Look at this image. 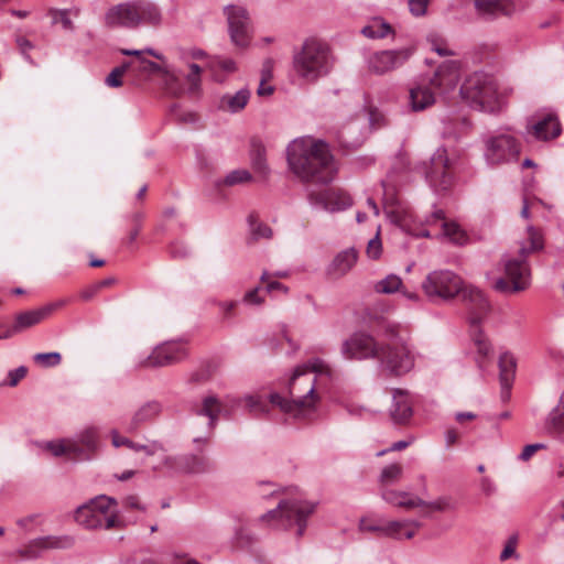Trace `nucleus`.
<instances>
[{"instance_id":"obj_1","label":"nucleus","mask_w":564,"mask_h":564,"mask_svg":"<svg viewBox=\"0 0 564 564\" xmlns=\"http://www.w3.org/2000/svg\"><path fill=\"white\" fill-rule=\"evenodd\" d=\"M290 172L302 183L327 184L337 174V165L329 147L312 137H300L286 147Z\"/></svg>"},{"instance_id":"obj_2","label":"nucleus","mask_w":564,"mask_h":564,"mask_svg":"<svg viewBox=\"0 0 564 564\" xmlns=\"http://www.w3.org/2000/svg\"><path fill=\"white\" fill-rule=\"evenodd\" d=\"M314 373L329 375L330 369L319 358L296 367L288 386L290 399L279 393H271L269 395L270 403L295 419L311 417L315 413L319 401V397L315 391L316 376Z\"/></svg>"},{"instance_id":"obj_3","label":"nucleus","mask_w":564,"mask_h":564,"mask_svg":"<svg viewBox=\"0 0 564 564\" xmlns=\"http://www.w3.org/2000/svg\"><path fill=\"white\" fill-rule=\"evenodd\" d=\"M460 78L459 64L447 61L432 76H423L406 87L404 105L410 112H423L436 104L437 95L453 91Z\"/></svg>"},{"instance_id":"obj_4","label":"nucleus","mask_w":564,"mask_h":564,"mask_svg":"<svg viewBox=\"0 0 564 564\" xmlns=\"http://www.w3.org/2000/svg\"><path fill=\"white\" fill-rule=\"evenodd\" d=\"M541 232L528 226L525 237L519 241L517 254H505L502 267L505 275L496 280L494 288L500 292L524 291L531 284V269L528 258L543 249Z\"/></svg>"},{"instance_id":"obj_5","label":"nucleus","mask_w":564,"mask_h":564,"mask_svg":"<svg viewBox=\"0 0 564 564\" xmlns=\"http://www.w3.org/2000/svg\"><path fill=\"white\" fill-rule=\"evenodd\" d=\"M335 56L330 45L317 37L306 39L293 51L292 70L303 85H315L334 69Z\"/></svg>"},{"instance_id":"obj_6","label":"nucleus","mask_w":564,"mask_h":564,"mask_svg":"<svg viewBox=\"0 0 564 564\" xmlns=\"http://www.w3.org/2000/svg\"><path fill=\"white\" fill-rule=\"evenodd\" d=\"M416 356L409 330L400 325H387L378 357L380 369L390 376L402 377L414 368Z\"/></svg>"},{"instance_id":"obj_7","label":"nucleus","mask_w":564,"mask_h":564,"mask_svg":"<svg viewBox=\"0 0 564 564\" xmlns=\"http://www.w3.org/2000/svg\"><path fill=\"white\" fill-rule=\"evenodd\" d=\"M104 23L111 29L159 28L163 23V15L160 8L149 0H131L110 7L105 13Z\"/></svg>"},{"instance_id":"obj_8","label":"nucleus","mask_w":564,"mask_h":564,"mask_svg":"<svg viewBox=\"0 0 564 564\" xmlns=\"http://www.w3.org/2000/svg\"><path fill=\"white\" fill-rule=\"evenodd\" d=\"M75 522L87 530L121 529L133 520L118 511V501L106 495L97 496L79 506L74 513Z\"/></svg>"},{"instance_id":"obj_9","label":"nucleus","mask_w":564,"mask_h":564,"mask_svg":"<svg viewBox=\"0 0 564 564\" xmlns=\"http://www.w3.org/2000/svg\"><path fill=\"white\" fill-rule=\"evenodd\" d=\"M459 93L470 108L481 112L496 113L506 105L505 96L499 91L495 78L482 72L469 75L462 84Z\"/></svg>"},{"instance_id":"obj_10","label":"nucleus","mask_w":564,"mask_h":564,"mask_svg":"<svg viewBox=\"0 0 564 564\" xmlns=\"http://www.w3.org/2000/svg\"><path fill=\"white\" fill-rule=\"evenodd\" d=\"M316 503L299 499L281 500L278 507L261 517L276 528L290 529L296 525V535L302 536L307 525V518L315 511Z\"/></svg>"},{"instance_id":"obj_11","label":"nucleus","mask_w":564,"mask_h":564,"mask_svg":"<svg viewBox=\"0 0 564 564\" xmlns=\"http://www.w3.org/2000/svg\"><path fill=\"white\" fill-rule=\"evenodd\" d=\"M188 356L184 339L166 340L155 345L150 351L137 352L133 357L135 369L164 368L181 362Z\"/></svg>"},{"instance_id":"obj_12","label":"nucleus","mask_w":564,"mask_h":564,"mask_svg":"<svg viewBox=\"0 0 564 564\" xmlns=\"http://www.w3.org/2000/svg\"><path fill=\"white\" fill-rule=\"evenodd\" d=\"M466 304L469 311L471 327V341L477 349V362L480 365L491 352V345L486 335L479 328V323L489 312V302L479 289H470L465 292Z\"/></svg>"},{"instance_id":"obj_13","label":"nucleus","mask_w":564,"mask_h":564,"mask_svg":"<svg viewBox=\"0 0 564 564\" xmlns=\"http://www.w3.org/2000/svg\"><path fill=\"white\" fill-rule=\"evenodd\" d=\"M484 159L490 166H497L518 161L521 143L508 131H496L482 139Z\"/></svg>"},{"instance_id":"obj_14","label":"nucleus","mask_w":564,"mask_h":564,"mask_svg":"<svg viewBox=\"0 0 564 564\" xmlns=\"http://www.w3.org/2000/svg\"><path fill=\"white\" fill-rule=\"evenodd\" d=\"M470 289L476 288L464 286L460 276L449 270L432 271L422 282V290L431 301H449L462 292L463 299L466 302L465 292Z\"/></svg>"},{"instance_id":"obj_15","label":"nucleus","mask_w":564,"mask_h":564,"mask_svg":"<svg viewBox=\"0 0 564 564\" xmlns=\"http://www.w3.org/2000/svg\"><path fill=\"white\" fill-rule=\"evenodd\" d=\"M457 158L449 155L444 147H440L432 154L430 162L425 164L424 176L429 185L436 193L446 192L455 182L453 169Z\"/></svg>"},{"instance_id":"obj_16","label":"nucleus","mask_w":564,"mask_h":564,"mask_svg":"<svg viewBox=\"0 0 564 564\" xmlns=\"http://www.w3.org/2000/svg\"><path fill=\"white\" fill-rule=\"evenodd\" d=\"M383 209L390 223L398 226L403 231L415 237L427 238L431 236L427 229L417 228V225H422L423 223L421 219H417L412 209L399 198L389 197L387 191L384 192Z\"/></svg>"},{"instance_id":"obj_17","label":"nucleus","mask_w":564,"mask_h":564,"mask_svg":"<svg viewBox=\"0 0 564 564\" xmlns=\"http://www.w3.org/2000/svg\"><path fill=\"white\" fill-rule=\"evenodd\" d=\"M413 47L383 50L368 54L365 64L371 74L384 75L403 66L413 55Z\"/></svg>"},{"instance_id":"obj_18","label":"nucleus","mask_w":564,"mask_h":564,"mask_svg":"<svg viewBox=\"0 0 564 564\" xmlns=\"http://www.w3.org/2000/svg\"><path fill=\"white\" fill-rule=\"evenodd\" d=\"M224 14L227 18L232 44L241 48L247 47L251 40L248 10L242 6L228 4L224 8Z\"/></svg>"},{"instance_id":"obj_19","label":"nucleus","mask_w":564,"mask_h":564,"mask_svg":"<svg viewBox=\"0 0 564 564\" xmlns=\"http://www.w3.org/2000/svg\"><path fill=\"white\" fill-rule=\"evenodd\" d=\"M242 403V398L226 395L219 399L215 394H208L203 398L202 406L197 410L198 415L208 417V426L214 429L220 416L230 417Z\"/></svg>"},{"instance_id":"obj_20","label":"nucleus","mask_w":564,"mask_h":564,"mask_svg":"<svg viewBox=\"0 0 564 564\" xmlns=\"http://www.w3.org/2000/svg\"><path fill=\"white\" fill-rule=\"evenodd\" d=\"M340 351L344 358L349 360H365L369 358L378 360L380 344L371 335L359 332L344 340Z\"/></svg>"},{"instance_id":"obj_21","label":"nucleus","mask_w":564,"mask_h":564,"mask_svg":"<svg viewBox=\"0 0 564 564\" xmlns=\"http://www.w3.org/2000/svg\"><path fill=\"white\" fill-rule=\"evenodd\" d=\"M75 544L70 535H46L32 539L17 553L24 560H35L50 550H66Z\"/></svg>"},{"instance_id":"obj_22","label":"nucleus","mask_w":564,"mask_h":564,"mask_svg":"<svg viewBox=\"0 0 564 564\" xmlns=\"http://www.w3.org/2000/svg\"><path fill=\"white\" fill-rule=\"evenodd\" d=\"M163 466L171 473L182 474H206L214 469V464L205 455L185 454L177 456H167L163 460Z\"/></svg>"},{"instance_id":"obj_23","label":"nucleus","mask_w":564,"mask_h":564,"mask_svg":"<svg viewBox=\"0 0 564 564\" xmlns=\"http://www.w3.org/2000/svg\"><path fill=\"white\" fill-rule=\"evenodd\" d=\"M307 200L313 208L328 213L343 212L352 205V199L346 192L335 188L311 191L307 194Z\"/></svg>"},{"instance_id":"obj_24","label":"nucleus","mask_w":564,"mask_h":564,"mask_svg":"<svg viewBox=\"0 0 564 564\" xmlns=\"http://www.w3.org/2000/svg\"><path fill=\"white\" fill-rule=\"evenodd\" d=\"M138 67L141 72L153 75L158 74L162 77L163 84L166 90L174 96L183 94V86L181 83V75L176 68L170 65L167 62L155 63L149 61L142 56L138 62Z\"/></svg>"},{"instance_id":"obj_25","label":"nucleus","mask_w":564,"mask_h":564,"mask_svg":"<svg viewBox=\"0 0 564 564\" xmlns=\"http://www.w3.org/2000/svg\"><path fill=\"white\" fill-rule=\"evenodd\" d=\"M562 132L558 118L553 111L536 113L527 127V135L538 141H549Z\"/></svg>"},{"instance_id":"obj_26","label":"nucleus","mask_w":564,"mask_h":564,"mask_svg":"<svg viewBox=\"0 0 564 564\" xmlns=\"http://www.w3.org/2000/svg\"><path fill=\"white\" fill-rule=\"evenodd\" d=\"M528 4V0H475L478 13L491 18L511 17L524 10Z\"/></svg>"},{"instance_id":"obj_27","label":"nucleus","mask_w":564,"mask_h":564,"mask_svg":"<svg viewBox=\"0 0 564 564\" xmlns=\"http://www.w3.org/2000/svg\"><path fill=\"white\" fill-rule=\"evenodd\" d=\"M367 137L368 128L362 118L350 119L337 132L338 142L347 149L358 148Z\"/></svg>"},{"instance_id":"obj_28","label":"nucleus","mask_w":564,"mask_h":564,"mask_svg":"<svg viewBox=\"0 0 564 564\" xmlns=\"http://www.w3.org/2000/svg\"><path fill=\"white\" fill-rule=\"evenodd\" d=\"M359 252L356 248L349 247L335 254L326 268L329 279L338 280L347 275L356 265Z\"/></svg>"},{"instance_id":"obj_29","label":"nucleus","mask_w":564,"mask_h":564,"mask_svg":"<svg viewBox=\"0 0 564 564\" xmlns=\"http://www.w3.org/2000/svg\"><path fill=\"white\" fill-rule=\"evenodd\" d=\"M69 441L76 447V451H73L74 457L89 458L90 454L98 449L99 431L96 426H86L69 437Z\"/></svg>"},{"instance_id":"obj_30","label":"nucleus","mask_w":564,"mask_h":564,"mask_svg":"<svg viewBox=\"0 0 564 564\" xmlns=\"http://www.w3.org/2000/svg\"><path fill=\"white\" fill-rule=\"evenodd\" d=\"M441 224L443 236L446 237L451 242L456 245H465L468 240L466 232L460 226L454 221H446L445 215L442 209L434 210L431 216L425 219L426 225Z\"/></svg>"},{"instance_id":"obj_31","label":"nucleus","mask_w":564,"mask_h":564,"mask_svg":"<svg viewBox=\"0 0 564 564\" xmlns=\"http://www.w3.org/2000/svg\"><path fill=\"white\" fill-rule=\"evenodd\" d=\"M421 527L422 523L414 519L384 520L383 536L394 540H411Z\"/></svg>"},{"instance_id":"obj_32","label":"nucleus","mask_w":564,"mask_h":564,"mask_svg":"<svg viewBox=\"0 0 564 564\" xmlns=\"http://www.w3.org/2000/svg\"><path fill=\"white\" fill-rule=\"evenodd\" d=\"M413 414L412 404L408 393L395 390L393 393L390 415L394 423L405 424Z\"/></svg>"},{"instance_id":"obj_33","label":"nucleus","mask_w":564,"mask_h":564,"mask_svg":"<svg viewBox=\"0 0 564 564\" xmlns=\"http://www.w3.org/2000/svg\"><path fill=\"white\" fill-rule=\"evenodd\" d=\"M249 99L250 90L241 88L234 94L227 93L223 95L218 101V108L226 112L237 113L247 106Z\"/></svg>"},{"instance_id":"obj_34","label":"nucleus","mask_w":564,"mask_h":564,"mask_svg":"<svg viewBox=\"0 0 564 564\" xmlns=\"http://www.w3.org/2000/svg\"><path fill=\"white\" fill-rule=\"evenodd\" d=\"M111 443L115 447L127 446L134 452H144L147 455H154L164 451V446L159 441H152L148 444L134 443L126 436L120 435L117 431H111Z\"/></svg>"},{"instance_id":"obj_35","label":"nucleus","mask_w":564,"mask_h":564,"mask_svg":"<svg viewBox=\"0 0 564 564\" xmlns=\"http://www.w3.org/2000/svg\"><path fill=\"white\" fill-rule=\"evenodd\" d=\"M381 496L386 502L405 509H413L426 505V501L406 491L387 489L382 491Z\"/></svg>"},{"instance_id":"obj_36","label":"nucleus","mask_w":564,"mask_h":564,"mask_svg":"<svg viewBox=\"0 0 564 564\" xmlns=\"http://www.w3.org/2000/svg\"><path fill=\"white\" fill-rule=\"evenodd\" d=\"M162 403L156 400L147 401L141 404L132 414L131 427L137 429L142 424L156 419L162 412Z\"/></svg>"},{"instance_id":"obj_37","label":"nucleus","mask_w":564,"mask_h":564,"mask_svg":"<svg viewBox=\"0 0 564 564\" xmlns=\"http://www.w3.org/2000/svg\"><path fill=\"white\" fill-rule=\"evenodd\" d=\"M50 316V308H36L32 311L22 312L17 315L13 323V332L20 333L21 330L39 324L41 321Z\"/></svg>"},{"instance_id":"obj_38","label":"nucleus","mask_w":564,"mask_h":564,"mask_svg":"<svg viewBox=\"0 0 564 564\" xmlns=\"http://www.w3.org/2000/svg\"><path fill=\"white\" fill-rule=\"evenodd\" d=\"M37 446L41 451L48 452L54 457H61L64 455L73 456V451H76V447L74 446V443L69 441V437L40 442L37 443Z\"/></svg>"},{"instance_id":"obj_39","label":"nucleus","mask_w":564,"mask_h":564,"mask_svg":"<svg viewBox=\"0 0 564 564\" xmlns=\"http://www.w3.org/2000/svg\"><path fill=\"white\" fill-rule=\"evenodd\" d=\"M516 358L506 351L499 357L500 381L505 389H509L516 373Z\"/></svg>"},{"instance_id":"obj_40","label":"nucleus","mask_w":564,"mask_h":564,"mask_svg":"<svg viewBox=\"0 0 564 564\" xmlns=\"http://www.w3.org/2000/svg\"><path fill=\"white\" fill-rule=\"evenodd\" d=\"M364 108L368 115V132L370 129L377 130L388 124L386 115L373 105L372 99L368 95L365 96Z\"/></svg>"},{"instance_id":"obj_41","label":"nucleus","mask_w":564,"mask_h":564,"mask_svg":"<svg viewBox=\"0 0 564 564\" xmlns=\"http://www.w3.org/2000/svg\"><path fill=\"white\" fill-rule=\"evenodd\" d=\"M391 32V25L381 18L372 19L361 29V33L368 39H383Z\"/></svg>"},{"instance_id":"obj_42","label":"nucleus","mask_w":564,"mask_h":564,"mask_svg":"<svg viewBox=\"0 0 564 564\" xmlns=\"http://www.w3.org/2000/svg\"><path fill=\"white\" fill-rule=\"evenodd\" d=\"M546 427L551 432L562 434L564 432V392L557 405L550 412L546 419Z\"/></svg>"},{"instance_id":"obj_43","label":"nucleus","mask_w":564,"mask_h":564,"mask_svg":"<svg viewBox=\"0 0 564 564\" xmlns=\"http://www.w3.org/2000/svg\"><path fill=\"white\" fill-rule=\"evenodd\" d=\"M454 121H456V119L451 118V117H445L442 120L443 126H444V128H443L444 135L452 137V138H459L462 134H464L466 132V130L470 126L469 120L466 118L457 119V123H455Z\"/></svg>"},{"instance_id":"obj_44","label":"nucleus","mask_w":564,"mask_h":564,"mask_svg":"<svg viewBox=\"0 0 564 564\" xmlns=\"http://www.w3.org/2000/svg\"><path fill=\"white\" fill-rule=\"evenodd\" d=\"M251 163L256 172L267 175L269 166L267 163L265 148L261 143H253L251 150Z\"/></svg>"},{"instance_id":"obj_45","label":"nucleus","mask_w":564,"mask_h":564,"mask_svg":"<svg viewBox=\"0 0 564 564\" xmlns=\"http://www.w3.org/2000/svg\"><path fill=\"white\" fill-rule=\"evenodd\" d=\"M252 180V175L246 169H237L230 171L224 178H219L216 181V185H226V186H235L238 184H245Z\"/></svg>"},{"instance_id":"obj_46","label":"nucleus","mask_w":564,"mask_h":564,"mask_svg":"<svg viewBox=\"0 0 564 564\" xmlns=\"http://www.w3.org/2000/svg\"><path fill=\"white\" fill-rule=\"evenodd\" d=\"M402 285V280L399 275L389 274L384 279L378 281L375 289L378 293L392 294L400 292Z\"/></svg>"},{"instance_id":"obj_47","label":"nucleus","mask_w":564,"mask_h":564,"mask_svg":"<svg viewBox=\"0 0 564 564\" xmlns=\"http://www.w3.org/2000/svg\"><path fill=\"white\" fill-rule=\"evenodd\" d=\"M200 73L202 68L197 64L189 65V73L186 76L183 77L180 73L183 88L188 91H195L200 84ZM184 91L185 90H183V93Z\"/></svg>"},{"instance_id":"obj_48","label":"nucleus","mask_w":564,"mask_h":564,"mask_svg":"<svg viewBox=\"0 0 564 564\" xmlns=\"http://www.w3.org/2000/svg\"><path fill=\"white\" fill-rule=\"evenodd\" d=\"M145 506L141 503L140 498L135 495H129L121 501V510H118L121 516L126 519L133 520L131 523L137 521V518L126 517L124 513L128 511L145 512Z\"/></svg>"},{"instance_id":"obj_49","label":"nucleus","mask_w":564,"mask_h":564,"mask_svg":"<svg viewBox=\"0 0 564 564\" xmlns=\"http://www.w3.org/2000/svg\"><path fill=\"white\" fill-rule=\"evenodd\" d=\"M242 402L246 403L249 412L254 414H268L269 408L263 400V398L259 394H246L242 397Z\"/></svg>"},{"instance_id":"obj_50","label":"nucleus","mask_w":564,"mask_h":564,"mask_svg":"<svg viewBox=\"0 0 564 564\" xmlns=\"http://www.w3.org/2000/svg\"><path fill=\"white\" fill-rule=\"evenodd\" d=\"M33 361L41 368H54L62 361V355L57 351L39 352L33 355Z\"/></svg>"},{"instance_id":"obj_51","label":"nucleus","mask_w":564,"mask_h":564,"mask_svg":"<svg viewBox=\"0 0 564 564\" xmlns=\"http://www.w3.org/2000/svg\"><path fill=\"white\" fill-rule=\"evenodd\" d=\"M403 468L399 464H390L386 466L380 474V482L382 485H393L400 480Z\"/></svg>"},{"instance_id":"obj_52","label":"nucleus","mask_w":564,"mask_h":564,"mask_svg":"<svg viewBox=\"0 0 564 564\" xmlns=\"http://www.w3.org/2000/svg\"><path fill=\"white\" fill-rule=\"evenodd\" d=\"M48 15L52 18V23H61L66 31H73L74 24L69 18V10L67 9H50Z\"/></svg>"},{"instance_id":"obj_53","label":"nucleus","mask_w":564,"mask_h":564,"mask_svg":"<svg viewBox=\"0 0 564 564\" xmlns=\"http://www.w3.org/2000/svg\"><path fill=\"white\" fill-rule=\"evenodd\" d=\"M42 514L32 513L22 518H19L15 523L19 528H21L25 533L34 531L42 524Z\"/></svg>"},{"instance_id":"obj_54","label":"nucleus","mask_w":564,"mask_h":564,"mask_svg":"<svg viewBox=\"0 0 564 564\" xmlns=\"http://www.w3.org/2000/svg\"><path fill=\"white\" fill-rule=\"evenodd\" d=\"M132 64V62L126 63L121 66L113 68L105 79L106 85L113 88L120 87L122 85V75L126 73L127 68Z\"/></svg>"},{"instance_id":"obj_55","label":"nucleus","mask_w":564,"mask_h":564,"mask_svg":"<svg viewBox=\"0 0 564 564\" xmlns=\"http://www.w3.org/2000/svg\"><path fill=\"white\" fill-rule=\"evenodd\" d=\"M380 231L378 230L373 238L368 241L366 254L369 259L377 260L382 253V243L380 240Z\"/></svg>"},{"instance_id":"obj_56","label":"nucleus","mask_w":564,"mask_h":564,"mask_svg":"<svg viewBox=\"0 0 564 564\" xmlns=\"http://www.w3.org/2000/svg\"><path fill=\"white\" fill-rule=\"evenodd\" d=\"M261 288L256 286L247 291L242 296V303L249 306H261L264 303V297L260 294Z\"/></svg>"},{"instance_id":"obj_57","label":"nucleus","mask_w":564,"mask_h":564,"mask_svg":"<svg viewBox=\"0 0 564 564\" xmlns=\"http://www.w3.org/2000/svg\"><path fill=\"white\" fill-rule=\"evenodd\" d=\"M422 507H429L434 511H449L454 509V503L452 500L447 497H441L434 501L426 502V505H423Z\"/></svg>"},{"instance_id":"obj_58","label":"nucleus","mask_w":564,"mask_h":564,"mask_svg":"<svg viewBox=\"0 0 564 564\" xmlns=\"http://www.w3.org/2000/svg\"><path fill=\"white\" fill-rule=\"evenodd\" d=\"M170 252L174 258L184 259L189 257L193 250L188 245L177 241L171 246Z\"/></svg>"},{"instance_id":"obj_59","label":"nucleus","mask_w":564,"mask_h":564,"mask_svg":"<svg viewBox=\"0 0 564 564\" xmlns=\"http://www.w3.org/2000/svg\"><path fill=\"white\" fill-rule=\"evenodd\" d=\"M251 231L257 239H269L272 237V229L263 223H251Z\"/></svg>"},{"instance_id":"obj_60","label":"nucleus","mask_w":564,"mask_h":564,"mask_svg":"<svg viewBox=\"0 0 564 564\" xmlns=\"http://www.w3.org/2000/svg\"><path fill=\"white\" fill-rule=\"evenodd\" d=\"M430 0H409L410 12L415 17H423L427 11Z\"/></svg>"},{"instance_id":"obj_61","label":"nucleus","mask_w":564,"mask_h":564,"mask_svg":"<svg viewBox=\"0 0 564 564\" xmlns=\"http://www.w3.org/2000/svg\"><path fill=\"white\" fill-rule=\"evenodd\" d=\"M427 40L431 44V48L440 56H448L453 54L452 51L437 39L436 35H430Z\"/></svg>"},{"instance_id":"obj_62","label":"nucleus","mask_w":564,"mask_h":564,"mask_svg":"<svg viewBox=\"0 0 564 564\" xmlns=\"http://www.w3.org/2000/svg\"><path fill=\"white\" fill-rule=\"evenodd\" d=\"M28 369L24 366H20L15 369H12L8 372V382L7 384L10 387H15L21 379L26 376Z\"/></svg>"},{"instance_id":"obj_63","label":"nucleus","mask_w":564,"mask_h":564,"mask_svg":"<svg viewBox=\"0 0 564 564\" xmlns=\"http://www.w3.org/2000/svg\"><path fill=\"white\" fill-rule=\"evenodd\" d=\"M517 543H518V538L516 535H512L508 539V541L500 554L501 561H507L511 556L516 555Z\"/></svg>"},{"instance_id":"obj_64","label":"nucleus","mask_w":564,"mask_h":564,"mask_svg":"<svg viewBox=\"0 0 564 564\" xmlns=\"http://www.w3.org/2000/svg\"><path fill=\"white\" fill-rule=\"evenodd\" d=\"M216 304H217L220 313L223 314V317L227 319L232 316V313H234L235 308L237 307L238 302L237 301H218Z\"/></svg>"}]
</instances>
